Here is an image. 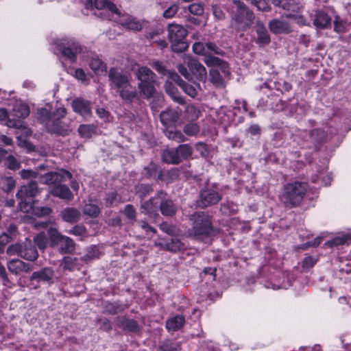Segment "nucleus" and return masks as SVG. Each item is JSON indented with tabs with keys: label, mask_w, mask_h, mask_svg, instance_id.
<instances>
[{
	"label": "nucleus",
	"mask_w": 351,
	"mask_h": 351,
	"mask_svg": "<svg viewBox=\"0 0 351 351\" xmlns=\"http://www.w3.org/2000/svg\"><path fill=\"white\" fill-rule=\"evenodd\" d=\"M199 132V128L196 123H190L184 128V132L189 136H195Z\"/></svg>",
	"instance_id": "nucleus-51"
},
{
	"label": "nucleus",
	"mask_w": 351,
	"mask_h": 351,
	"mask_svg": "<svg viewBox=\"0 0 351 351\" xmlns=\"http://www.w3.org/2000/svg\"><path fill=\"white\" fill-rule=\"evenodd\" d=\"M210 81L214 84L219 86L222 84V78L219 71L216 69H212L210 71Z\"/></svg>",
	"instance_id": "nucleus-53"
},
{
	"label": "nucleus",
	"mask_w": 351,
	"mask_h": 351,
	"mask_svg": "<svg viewBox=\"0 0 351 351\" xmlns=\"http://www.w3.org/2000/svg\"><path fill=\"white\" fill-rule=\"evenodd\" d=\"M93 3L97 10H104L111 13L119 14V10L117 6L108 0H94Z\"/></svg>",
	"instance_id": "nucleus-27"
},
{
	"label": "nucleus",
	"mask_w": 351,
	"mask_h": 351,
	"mask_svg": "<svg viewBox=\"0 0 351 351\" xmlns=\"http://www.w3.org/2000/svg\"><path fill=\"white\" fill-rule=\"evenodd\" d=\"M177 151L180 156L181 158H187L190 157L193 154V149L192 147L187 145V144H183L180 145L177 147Z\"/></svg>",
	"instance_id": "nucleus-42"
},
{
	"label": "nucleus",
	"mask_w": 351,
	"mask_h": 351,
	"mask_svg": "<svg viewBox=\"0 0 351 351\" xmlns=\"http://www.w3.org/2000/svg\"><path fill=\"white\" fill-rule=\"evenodd\" d=\"M83 212L85 215L90 217H97L100 213L99 208L93 204H87L84 206Z\"/></svg>",
	"instance_id": "nucleus-44"
},
{
	"label": "nucleus",
	"mask_w": 351,
	"mask_h": 351,
	"mask_svg": "<svg viewBox=\"0 0 351 351\" xmlns=\"http://www.w3.org/2000/svg\"><path fill=\"white\" fill-rule=\"evenodd\" d=\"M72 107L75 112H77L84 118L90 117L91 108L90 103L86 100L78 98L73 101Z\"/></svg>",
	"instance_id": "nucleus-15"
},
{
	"label": "nucleus",
	"mask_w": 351,
	"mask_h": 351,
	"mask_svg": "<svg viewBox=\"0 0 351 351\" xmlns=\"http://www.w3.org/2000/svg\"><path fill=\"white\" fill-rule=\"evenodd\" d=\"M90 67L96 74H100L106 71V64L99 58L91 59Z\"/></svg>",
	"instance_id": "nucleus-36"
},
{
	"label": "nucleus",
	"mask_w": 351,
	"mask_h": 351,
	"mask_svg": "<svg viewBox=\"0 0 351 351\" xmlns=\"http://www.w3.org/2000/svg\"><path fill=\"white\" fill-rule=\"evenodd\" d=\"M110 86L125 101H132L137 98L138 93L136 88L130 82L128 75L119 71L115 68H111L108 72Z\"/></svg>",
	"instance_id": "nucleus-1"
},
{
	"label": "nucleus",
	"mask_w": 351,
	"mask_h": 351,
	"mask_svg": "<svg viewBox=\"0 0 351 351\" xmlns=\"http://www.w3.org/2000/svg\"><path fill=\"white\" fill-rule=\"evenodd\" d=\"M287 18H290L293 22L300 25H307L306 21L304 16L298 14H288L285 16Z\"/></svg>",
	"instance_id": "nucleus-57"
},
{
	"label": "nucleus",
	"mask_w": 351,
	"mask_h": 351,
	"mask_svg": "<svg viewBox=\"0 0 351 351\" xmlns=\"http://www.w3.org/2000/svg\"><path fill=\"white\" fill-rule=\"evenodd\" d=\"M159 167L154 162H150L147 167L144 168V173L147 177H154L156 174L159 173Z\"/></svg>",
	"instance_id": "nucleus-47"
},
{
	"label": "nucleus",
	"mask_w": 351,
	"mask_h": 351,
	"mask_svg": "<svg viewBox=\"0 0 351 351\" xmlns=\"http://www.w3.org/2000/svg\"><path fill=\"white\" fill-rule=\"evenodd\" d=\"M351 241V235L350 234H343L341 236L336 237L331 241H328L327 244L329 246H337L340 245H343L346 243H348Z\"/></svg>",
	"instance_id": "nucleus-39"
},
{
	"label": "nucleus",
	"mask_w": 351,
	"mask_h": 351,
	"mask_svg": "<svg viewBox=\"0 0 351 351\" xmlns=\"http://www.w3.org/2000/svg\"><path fill=\"white\" fill-rule=\"evenodd\" d=\"M162 160L168 164H178L181 162L180 156L177 149L165 150L162 155Z\"/></svg>",
	"instance_id": "nucleus-24"
},
{
	"label": "nucleus",
	"mask_w": 351,
	"mask_h": 351,
	"mask_svg": "<svg viewBox=\"0 0 351 351\" xmlns=\"http://www.w3.org/2000/svg\"><path fill=\"white\" fill-rule=\"evenodd\" d=\"M186 112L188 119L194 120L199 117L200 111L193 105H189L186 106Z\"/></svg>",
	"instance_id": "nucleus-52"
},
{
	"label": "nucleus",
	"mask_w": 351,
	"mask_h": 351,
	"mask_svg": "<svg viewBox=\"0 0 351 351\" xmlns=\"http://www.w3.org/2000/svg\"><path fill=\"white\" fill-rule=\"evenodd\" d=\"M29 114V106L23 103L18 102L14 106L12 116L15 120L26 118Z\"/></svg>",
	"instance_id": "nucleus-21"
},
{
	"label": "nucleus",
	"mask_w": 351,
	"mask_h": 351,
	"mask_svg": "<svg viewBox=\"0 0 351 351\" xmlns=\"http://www.w3.org/2000/svg\"><path fill=\"white\" fill-rule=\"evenodd\" d=\"M179 86L182 89V90L186 94H187L191 97L194 98L197 95V89L196 87L199 88V85L195 84V86L192 84H189L187 82L183 81V82H180V85Z\"/></svg>",
	"instance_id": "nucleus-37"
},
{
	"label": "nucleus",
	"mask_w": 351,
	"mask_h": 351,
	"mask_svg": "<svg viewBox=\"0 0 351 351\" xmlns=\"http://www.w3.org/2000/svg\"><path fill=\"white\" fill-rule=\"evenodd\" d=\"M96 128L93 125L82 124L78 128L79 135L82 138H90L95 133Z\"/></svg>",
	"instance_id": "nucleus-33"
},
{
	"label": "nucleus",
	"mask_w": 351,
	"mask_h": 351,
	"mask_svg": "<svg viewBox=\"0 0 351 351\" xmlns=\"http://www.w3.org/2000/svg\"><path fill=\"white\" fill-rule=\"evenodd\" d=\"M63 267L64 269H68L69 271H73L75 269H79L77 265V259L76 258L71 257L64 258Z\"/></svg>",
	"instance_id": "nucleus-46"
},
{
	"label": "nucleus",
	"mask_w": 351,
	"mask_h": 351,
	"mask_svg": "<svg viewBox=\"0 0 351 351\" xmlns=\"http://www.w3.org/2000/svg\"><path fill=\"white\" fill-rule=\"evenodd\" d=\"M123 212L124 215H125V217L128 219H130L132 221L135 220L136 211L132 205H131V204L126 205L125 206Z\"/></svg>",
	"instance_id": "nucleus-55"
},
{
	"label": "nucleus",
	"mask_w": 351,
	"mask_h": 351,
	"mask_svg": "<svg viewBox=\"0 0 351 351\" xmlns=\"http://www.w3.org/2000/svg\"><path fill=\"white\" fill-rule=\"evenodd\" d=\"M185 322V319L182 315H176L169 319L166 322V327L169 331H176L180 329Z\"/></svg>",
	"instance_id": "nucleus-25"
},
{
	"label": "nucleus",
	"mask_w": 351,
	"mask_h": 351,
	"mask_svg": "<svg viewBox=\"0 0 351 351\" xmlns=\"http://www.w3.org/2000/svg\"><path fill=\"white\" fill-rule=\"evenodd\" d=\"M142 23L139 21L136 20L135 18L132 17L125 27L129 29L138 31L142 29Z\"/></svg>",
	"instance_id": "nucleus-60"
},
{
	"label": "nucleus",
	"mask_w": 351,
	"mask_h": 351,
	"mask_svg": "<svg viewBox=\"0 0 351 351\" xmlns=\"http://www.w3.org/2000/svg\"><path fill=\"white\" fill-rule=\"evenodd\" d=\"M178 176L179 170L176 168H173L167 171L160 172L158 175V179L167 182H171L177 180Z\"/></svg>",
	"instance_id": "nucleus-31"
},
{
	"label": "nucleus",
	"mask_w": 351,
	"mask_h": 351,
	"mask_svg": "<svg viewBox=\"0 0 351 351\" xmlns=\"http://www.w3.org/2000/svg\"><path fill=\"white\" fill-rule=\"evenodd\" d=\"M193 226L191 234L199 239L203 235H208L211 231V222L210 218L203 213H195L192 215Z\"/></svg>",
	"instance_id": "nucleus-6"
},
{
	"label": "nucleus",
	"mask_w": 351,
	"mask_h": 351,
	"mask_svg": "<svg viewBox=\"0 0 351 351\" xmlns=\"http://www.w3.org/2000/svg\"><path fill=\"white\" fill-rule=\"evenodd\" d=\"M269 29L274 34H287L293 32V27L290 21L283 19H274L268 24Z\"/></svg>",
	"instance_id": "nucleus-10"
},
{
	"label": "nucleus",
	"mask_w": 351,
	"mask_h": 351,
	"mask_svg": "<svg viewBox=\"0 0 351 351\" xmlns=\"http://www.w3.org/2000/svg\"><path fill=\"white\" fill-rule=\"evenodd\" d=\"M136 78L138 80L139 94L145 98H150L156 93V74L147 66H138L134 71Z\"/></svg>",
	"instance_id": "nucleus-3"
},
{
	"label": "nucleus",
	"mask_w": 351,
	"mask_h": 351,
	"mask_svg": "<svg viewBox=\"0 0 351 351\" xmlns=\"http://www.w3.org/2000/svg\"><path fill=\"white\" fill-rule=\"evenodd\" d=\"M39 193L37 183L31 181L27 184L21 186L17 193L16 197L19 200V207L23 213H28L32 203V198Z\"/></svg>",
	"instance_id": "nucleus-5"
},
{
	"label": "nucleus",
	"mask_w": 351,
	"mask_h": 351,
	"mask_svg": "<svg viewBox=\"0 0 351 351\" xmlns=\"http://www.w3.org/2000/svg\"><path fill=\"white\" fill-rule=\"evenodd\" d=\"M51 212V209L49 207H37L32 205L31 203V208H29L30 213L38 217H43L48 215Z\"/></svg>",
	"instance_id": "nucleus-40"
},
{
	"label": "nucleus",
	"mask_w": 351,
	"mask_h": 351,
	"mask_svg": "<svg viewBox=\"0 0 351 351\" xmlns=\"http://www.w3.org/2000/svg\"><path fill=\"white\" fill-rule=\"evenodd\" d=\"M160 210L164 215L171 216L176 213V208L171 200H163L160 203Z\"/></svg>",
	"instance_id": "nucleus-35"
},
{
	"label": "nucleus",
	"mask_w": 351,
	"mask_h": 351,
	"mask_svg": "<svg viewBox=\"0 0 351 351\" xmlns=\"http://www.w3.org/2000/svg\"><path fill=\"white\" fill-rule=\"evenodd\" d=\"M119 327L130 332H137L140 328L137 322L133 319L122 318L119 321Z\"/></svg>",
	"instance_id": "nucleus-32"
},
{
	"label": "nucleus",
	"mask_w": 351,
	"mask_h": 351,
	"mask_svg": "<svg viewBox=\"0 0 351 351\" xmlns=\"http://www.w3.org/2000/svg\"><path fill=\"white\" fill-rule=\"evenodd\" d=\"M237 210V206L233 203L224 204L221 206V211L227 215L235 214Z\"/></svg>",
	"instance_id": "nucleus-49"
},
{
	"label": "nucleus",
	"mask_w": 351,
	"mask_h": 351,
	"mask_svg": "<svg viewBox=\"0 0 351 351\" xmlns=\"http://www.w3.org/2000/svg\"><path fill=\"white\" fill-rule=\"evenodd\" d=\"M189 12L197 16H200L204 13V8L201 3H192L188 7Z\"/></svg>",
	"instance_id": "nucleus-54"
},
{
	"label": "nucleus",
	"mask_w": 351,
	"mask_h": 351,
	"mask_svg": "<svg viewBox=\"0 0 351 351\" xmlns=\"http://www.w3.org/2000/svg\"><path fill=\"white\" fill-rule=\"evenodd\" d=\"M56 45L60 48L59 50L62 51V55L71 62L75 61L77 55L81 51V47L78 43L71 40H64L63 42L57 43Z\"/></svg>",
	"instance_id": "nucleus-8"
},
{
	"label": "nucleus",
	"mask_w": 351,
	"mask_h": 351,
	"mask_svg": "<svg viewBox=\"0 0 351 351\" xmlns=\"http://www.w3.org/2000/svg\"><path fill=\"white\" fill-rule=\"evenodd\" d=\"M12 114H8L7 110L4 108L0 109V120H7V125L10 128H16L21 130L25 136H28L31 134V131L29 128L23 125V121L21 120H15L11 118Z\"/></svg>",
	"instance_id": "nucleus-11"
},
{
	"label": "nucleus",
	"mask_w": 351,
	"mask_h": 351,
	"mask_svg": "<svg viewBox=\"0 0 351 351\" xmlns=\"http://www.w3.org/2000/svg\"><path fill=\"white\" fill-rule=\"evenodd\" d=\"M232 9L234 12V19L240 24V27L245 29L251 25L254 18V14L243 3L234 1Z\"/></svg>",
	"instance_id": "nucleus-7"
},
{
	"label": "nucleus",
	"mask_w": 351,
	"mask_h": 351,
	"mask_svg": "<svg viewBox=\"0 0 351 351\" xmlns=\"http://www.w3.org/2000/svg\"><path fill=\"white\" fill-rule=\"evenodd\" d=\"M186 34L187 31L182 25L176 23L169 25L168 36L173 51L182 52L188 47L184 41Z\"/></svg>",
	"instance_id": "nucleus-4"
},
{
	"label": "nucleus",
	"mask_w": 351,
	"mask_h": 351,
	"mask_svg": "<svg viewBox=\"0 0 351 351\" xmlns=\"http://www.w3.org/2000/svg\"><path fill=\"white\" fill-rule=\"evenodd\" d=\"M347 23L339 16H336L334 21V29L337 33H343L346 30Z\"/></svg>",
	"instance_id": "nucleus-48"
},
{
	"label": "nucleus",
	"mask_w": 351,
	"mask_h": 351,
	"mask_svg": "<svg viewBox=\"0 0 351 351\" xmlns=\"http://www.w3.org/2000/svg\"><path fill=\"white\" fill-rule=\"evenodd\" d=\"M69 234L78 236V237H86V230L84 226H76L73 227L72 229L68 230Z\"/></svg>",
	"instance_id": "nucleus-56"
},
{
	"label": "nucleus",
	"mask_w": 351,
	"mask_h": 351,
	"mask_svg": "<svg viewBox=\"0 0 351 351\" xmlns=\"http://www.w3.org/2000/svg\"><path fill=\"white\" fill-rule=\"evenodd\" d=\"M221 199V196L214 190L204 189L200 193L199 205L206 207L211 204H217Z\"/></svg>",
	"instance_id": "nucleus-13"
},
{
	"label": "nucleus",
	"mask_w": 351,
	"mask_h": 351,
	"mask_svg": "<svg viewBox=\"0 0 351 351\" xmlns=\"http://www.w3.org/2000/svg\"><path fill=\"white\" fill-rule=\"evenodd\" d=\"M326 132L320 129H315L310 132V140L313 143L319 144L324 142L326 138Z\"/></svg>",
	"instance_id": "nucleus-34"
},
{
	"label": "nucleus",
	"mask_w": 351,
	"mask_h": 351,
	"mask_svg": "<svg viewBox=\"0 0 351 351\" xmlns=\"http://www.w3.org/2000/svg\"><path fill=\"white\" fill-rule=\"evenodd\" d=\"M257 34L256 43L260 45H265L270 43V36L264 25L258 22L256 25Z\"/></svg>",
	"instance_id": "nucleus-20"
},
{
	"label": "nucleus",
	"mask_w": 351,
	"mask_h": 351,
	"mask_svg": "<svg viewBox=\"0 0 351 351\" xmlns=\"http://www.w3.org/2000/svg\"><path fill=\"white\" fill-rule=\"evenodd\" d=\"M206 55H212L213 53L215 54H221V49L215 44L213 43H206Z\"/></svg>",
	"instance_id": "nucleus-58"
},
{
	"label": "nucleus",
	"mask_w": 351,
	"mask_h": 351,
	"mask_svg": "<svg viewBox=\"0 0 351 351\" xmlns=\"http://www.w3.org/2000/svg\"><path fill=\"white\" fill-rule=\"evenodd\" d=\"M165 88L167 94L170 95L174 101L180 104H183L184 103V99L180 95L178 89L174 87L170 82H166Z\"/></svg>",
	"instance_id": "nucleus-29"
},
{
	"label": "nucleus",
	"mask_w": 351,
	"mask_h": 351,
	"mask_svg": "<svg viewBox=\"0 0 351 351\" xmlns=\"http://www.w3.org/2000/svg\"><path fill=\"white\" fill-rule=\"evenodd\" d=\"M204 62L208 66H218L219 64H220L221 60L218 58L214 57L212 55H206L205 56Z\"/></svg>",
	"instance_id": "nucleus-62"
},
{
	"label": "nucleus",
	"mask_w": 351,
	"mask_h": 351,
	"mask_svg": "<svg viewBox=\"0 0 351 351\" xmlns=\"http://www.w3.org/2000/svg\"><path fill=\"white\" fill-rule=\"evenodd\" d=\"M7 267L10 272L15 275L27 273L32 269L29 263H26L18 258L10 261L7 264Z\"/></svg>",
	"instance_id": "nucleus-14"
},
{
	"label": "nucleus",
	"mask_w": 351,
	"mask_h": 351,
	"mask_svg": "<svg viewBox=\"0 0 351 351\" xmlns=\"http://www.w3.org/2000/svg\"><path fill=\"white\" fill-rule=\"evenodd\" d=\"M280 7L284 10L295 12H299L302 8L294 0H283Z\"/></svg>",
	"instance_id": "nucleus-41"
},
{
	"label": "nucleus",
	"mask_w": 351,
	"mask_h": 351,
	"mask_svg": "<svg viewBox=\"0 0 351 351\" xmlns=\"http://www.w3.org/2000/svg\"><path fill=\"white\" fill-rule=\"evenodd\" d=\"M184 62L196 77L197 80L206 82L207 79V72L206 68L202 65L197 59L191 57L190 56H184Z\"/></svg>",
	"instance_id": "nucleus-9"
},
{
	"label": "nucleus",
	"mask_w": 351,
	"mask_h": 351,
	"mask_svg": "<svg viewBox=\"0 0 351 351\" xmlns=\"http://www.w3.org/2000/svg\"><path fill=\"white\" fill-rule=\"evenodd\" d=\"M21 257L29 261H35L38 258V251L35 247L32 245L30 240L26 239V241L23 243Z\"/></svg>",
	"instance_id": "nucleus-17"
},
{
	"label": "nucleus",
	"mask_w": 351,
	"mask_h": 351,
	"mask_svg": "<svg viewBox=\"0 0 351 351\" xmlns=\"http://www.w3.org/2000/svg\"><path fill=\"white\" fill-rule=\"evenodd\" d=\"M50 193L53 196L66 200H71L73 197V195L69 188L67 186L63 184H58L54 186L51 189Z\"/></svg>",
	"instance_id": "nucleus-18"
},
{
	"label": "nucleus",
	"mask_w": 351,
	"mask_h": 351,
	"mask_svg": "<svg viewBox=\"0 0 351 351\" xmlns=\"http://www.w3.org/2000/svg\"><path fill=\"white\" fill-rule=\"evenodd\" d=\"M54 276L53 270L50 267H45L39 271H34L30 277V280L38 282H47L51 283Z\"/></svg>",
	"instance_id": "nucleus-16"
},
{
	"label": "nucleus",
	"mask_w": 351,
	"mask_h": 351,
	"mask_svg": "<svg viewBox=\"0 0 351 351\" xmlns=\"http://www.w3.org/2000/svg\"><path fill=\"white\" fill-rule=\"evenodd\" d=\"M206 44H203L202 43H195V44H193V50L194 51V53H195L196 54H198V55H204V56H206Z\"/></svg>",
	"instance_id": "nucleus-63"
},
{
	"label": "nucleus",
	"mask_w": 351,
	"mask_h": 351,
	"mask_svg": "<svg viewBox=\"0 0 351 351\" xmlns=\"http://www.w3.org/2000/svg\"><path fill=\"white\" fill-rule=\"evenodd\" d=\"M162 351H178L179 350V346L175 345L171 341H167L161 346Z\"/></svg>",
	"instance_id": "nucleus-64"
},
{
	"label": "nucleus",
	"mask_w": 351,
	"mask_h": 351,
	"mask_svg": "<svg viewBox=\"0 0 351 351\" xmlns=\"http://www.w3.org/2000/svg\"><path fill=\"white\" fill-rule=\"evenodd\" d=\"M4 165L9 169L16 170L21 167V162L13 155L8 153L4 160Z\"/></svg>",
	"instance_id": "nucleus-38"
},
{
	"label": "nucleus",
	"mask_w": 351,
	"mask_h": 351,
	"mask_svg": "<svg viewBox=\"0 0 351 351\" xmlns=\"http://www.w3.org/2000/svg\"><path fill=\"white\" fill-rule=\"evenodd\" d=\"M178 5L176 3L171 5L163 12V16L167 19L172 18L178 12Z\"/></svg>",
	"instance_id": "nucleus-59"
},
{
	"label": "nucleus",
	"mask_w": 351,
	"mask_h": 351,
	"mask_svg": "<svg viewBox=\"0 0 351 351\" xmlns=\"http://www.w3.org/2000/svg\"><path fill=\"white\" fill-rule=\"evenodd\" d=\"M3 184L5 185V190L6 192L12 191L16 186V180L12 177H5L3 179Z\"/></svg>",
	"instance_id": "nucleus-61"
},
{
	"label": "nucleus",
	"mask_w": 351,
	"mask_h": 351,
	"mask_svg": "<svg viewBox=\"0 0 351 351\" xmlns=\"http://www.w3.org/2000/svg\"><path fill=\"white\" fill-rule=\"evenodd\" d=\"M59 250L62 253L71 254L75 251V243L72 239L64 236L61 243L58 245Z\"/></svg>",
	"instance_id": "nucleus-28"
},
{
	"label": "nucleus",
	"mask_w": 351,
	"mask_h": 351,
	"mask_svg": "<svg viewBox=\"0 0 351 351\" xmlns=\"http://www.w3.org/2000/svg\"><path fill=\"white\" fill-rule=\"evenodd\" d=\"M22 248H23V243L19 244L15 243L13 245H10L7 249V254L9 256H21V254H22Z\"/></svg>",
	"instance_id": "nucleus-50"
},
{
	"label": "nucleus",
	"mask_w": 351,
	"mask_h": 351,
	"mask_svg": "<svg viewBox=\"0 0 351 351\" xmlns=\"http://www.w3.org/2000/svg\"><path fill=\"white\" fill-rule=\"evenodd\" d=\"M71 173L65 170H62L61 172H49L43 177L42 182L46 184H58L71 179Z\"/></svg>",
	"instance_id": "nucleus-12"
},
{
	"label": "nucleus",
	"mask_w": 351,
	"mask_h": 351,
	"mask_svg": "<svg viewBox=\"0 0 351 351\" xmlns=\"http://www.w3.org/2000/svg\"><path fill=\"white\" fill-rule=\"evenodd\" d=\"M313 24L319 28H328L330 27L331 19L326 13L317 11L313 19Z\"/></svg>",
	"instance_id": "nucleus-22"
},
{
	"label": "nucleus",
	"mask_w": 351,
	"mask_h": 351,
	"mask_svg": "<svg viewBox=\"0 0 351 351\" xmlns=\"http://www.w3.org/2000/svg\"><path fill=\"white\" fill-rule=\"evenodd\" d=\"M167 249L171 252L180 251L183 248V244L177 238H173L166 243Z\"/></svg>",
	"instance_id": "nucleus-43"
},
{
	"label": "nucleus",
	"mask_w": 351,
	"mask_h": 351,
	"mask_svg": "<svg viewBox=\"0 0 351 351\" xmlns=\"http://www.w3.org/2000/svg\"><path fill=\"white\" fill-rule=\"evenodd\" d=\"M308 187L305 182L293 181L287 183L284 186L280 199L286 207L297 206L304 197Z\"/></svg>",
	"instance_id": "nucleus-2"
},
{
	"label": "nucleus",
	"mask_w": 351,
	"mask_h": 351,
	"mask_svg": "<svg viewBox=\"0 0 351 351\" xmlns=\"http://www.w3.org/2000/svg\"><path fill=\"white\" fill-rule=\"evenodd\" d=\"M34 241L40 250L46 248L48 240L45 233H40L34 237Z\"/></svg>",
	"instance_id": "nucleus-45"
},
{
	"label": "nucleus",
	"mask_w": 351,
	"mask_h": 351,
	"mask_svg": "<svg viewBox=\"0 0 351 351\" xmlns=\"http://www.w3.org/2000/svg\"><path fill=\"white\" fill-rule=\"evenodd\" d=\"M61 216L64 221L73 223L80 219V212L74 208H67L61 212Z\"/></svg>",
	"instance_id": "nucleus-23"
},
{
	"label": "nucleus",
	"mask_w": 351,
	"mask_h": 351,
	"mask_svg": "<svg viewBox=\"0 0 351 351\" xmlns=\"http://www.w3.org/2000/svg\"><path fill=\"white\" fill-rule=\"evenodd\" d=\"M48 236L51 247L58 246L61 243L64 235L60 234V232L55 228H50L48 230Z\"/></svg>",
	"instance_id": "nucleus-30"
},
{
	"label": "nucleus",
	"mask_w": 351,
	"mask_h": 351,
	"mask_svg": "<svg viewBox=\"0 0 351 351\" xmlns=\"http://www.w3.org/2000/svg\"><path fill=\"white\" fill-rule=\"evenodd\" d=\"M47 128L50 132L62 136L69 134L71 131L68 127L63 125L62 123L58 119L52 120L51 121L47 123Z\"/></svg>",
	"instance_id": "nucleus-19"
},
{
	"label": "nucleus",
	"mask_w": 351,
	"mask_h": 351,
	"mask_svg": "<svg viewBox=\"0 0 351 351\" xmlns=\"http://www.w3.org/2000/svg\"><path fill=\"white\" fill-rule=\"evenodd\" d=\"M180 114L181 110L169 109L160 114V119L165 124H169L176 122L179 119Z\"/></svg>",
	"instance_id": "nucleus-26"
}]
</instances>
